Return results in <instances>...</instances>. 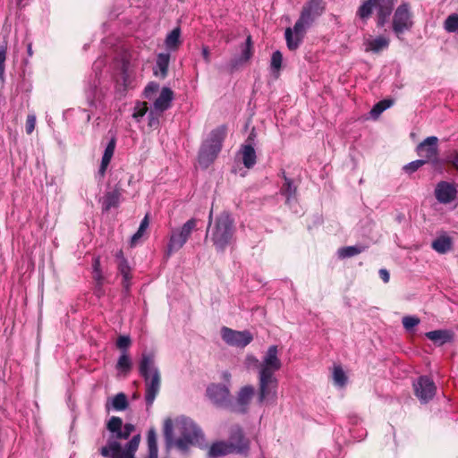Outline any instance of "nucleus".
Here are the masks:
<instances>
[{"instance_id": "nucleus-1", "label": "nucleus", "mask_w": 458, "mask_h": 458, "mask_svg": "<svg viewBox=\"0 0 458 458\" xmlns=\"http://www.w3.org/2000/svg\"><path fill=\"white\" fill-rule=\"evenodd\" d=\"M282 368L277 345H270L263 355V363L258 377L257 402L259 405H276L278 399V379L276 372Z\"/></svg>"}, {"instance_id": "nucleus-2", "label": "nucleus", "mask_w": 458, "mask_h": 458, "mask_svg": "<svg viewBox=\"0 0 458 458\" xmlns=\"http://www.w3.org/2000/svg\"><path fill=\"white\" fill-rule=\"evenodd\" d=\"M106 428L111 433V436L106 445L101 447V455L106 458H135L134 454L139 447L140 435L133 436L124 449L122 448L118 441L119 439H127L134 431L135 427L131 423L123 425L121 418L113 416L108 420Z\"/></svg>"}, {"instance_id": "nucleus-3", "label": "nucleus", "mask_w": 458, "mask_h": 458, "mask_svg": "<svg viewBox=\"0 0 458 458\" xmlns=\"http://www.w3.org/2000/svg\"><path fill=\"white\" fill-rule=\"evenodd\" d=\"M163 431L167 447L174 445L183 453L187 452L190 446L199 444L204 438L200 428L191 419L185 417H179L174 420H165Z\"/></svg>"}, {"instance_id": "nucleus-4", "label": "nucleus", "mask_w": 458, "mask_h": 458, "mask_svg": "<svg viewBox=\"0 0 458 458\" xmlns=\"http://www.w3.org/2000/svg\"><path fill=\"white\" fill-rule=\"evenodd\" d=\"M323 12L322 0H310L304 4L293 28H287L284 32L286 45L290 50H295L300 47L307 30Z\"/></svg>"}, {"instance_id": "nucleus-5", "label": "nucleus", "mask_w": 458, "mask_h": 458, "mask_svg": "<svg viewBox=\"0 0 458 458\" xmlns=\"http://www.w3.org/2000/svg\"><path fill=\"white\" fill-rule=\"evenodd\" d=\"M140 373L146 385L145 399L148 406H151L160 390L161 377L155 364L154 355L143 353L140 364Z\"/></svg>"}, {"instance_id": "nucleus-6", "label": "nucleus", "mask_w": 458, "mask_h": 458, "mask_svg": "<svg viewBox=\"0 0 458 458\" xmlns=\"http://www.w3.org/2000/svg\"><path fill=\"white\" fill-rule=\"evenodd\" d=\"M210 238L216 250H224L230 244L233 233V221L227 212L221 213L215 220L210 230Z\"/></svg>"}, {"instance_id": "nucleus-7", "label": "nucleus", "mask_w": 458, "mask_h": 458, "mask_svg": "<svg viewBox=\"0 0 458 458\" xmlns=\"http://www.w3.org/2000/svg\"><path fill=\"white\" fill-rule=\"evenodd\" d=\"M395 2L396 0H367L359 7L357 15L362 21H367L376 12L377 24L383 27L387 22Z\"/></svg>"}, {"instance_id": "nucleus-8", "label": "nucleus", "mask_w": 458, "mask_h": 458, "mask_svg": "<svg viewBox=\"0 0 458 458\" xmlns=\"http://www.w3.org/2000/svg\"><path fill=\"white\" fill-rule=\"evenodd\" d=\"M225 134L226 128L225 126L217 127L210 132L199 150V162L200 165L207 166L216 158L221 150Z\"/></svg>"}, {"instance_id": "nucleus-9", "label": "nucleus", "mask_w": 458, "mask_h": 458, "mask_svg": "<svg viewBox=\"0 0 458 458\" xmlns=\"http://www.w3.org/2000/svg\"><path fill=\"white\" fill-rule=\"evenodd\" d=\"M239 439V443L218 441L209 448V454L216 457L233 453L242 454L249 450V441L243 436L242 429L236 426L232 429V439Z\"/></svg>"}, {"instance_id": "nucleus-10", "label": "nucleus", "mask_w": 458, "mask_h": 458, "mask_svg": "<svg viewBox=\"0 0 458 458\" xmlns=\"http://www.w3.org/2000/svg\"><path fill=\"white\" fill-rule=\"evenodd\" d=\"M197 227V220L191 218L186 221L182 226L175 227L171 230L169 241L166 247V252L171 255L181 250L188 242L192 232Z\"/></svg>"}, {"instance_id": "nucleus-11", "label": "nucleus", "mask_w": 458, "mask_h": 458, "mask_svg": "<svg viewBox=\"0 0 458 458\" xmlns=\"http://www.w3.org/2000/svg\"><path fill=\"white\" fill-rule=\"evenodd\" d=\"M221 337L226 344L237 348H244L253 340V335L250 331H237L227 327L221 328Z\"/></svg>"}, {"instance_id": "nucleus-12", "label": "nucleus", "mask_w": 458, "mask_h": 458, "mask_svg": "<svg viewBox=\"0 0 458 458\" xmlns=\"http://www.w3.org/2000/svg\"><path fill=\"white\" fill-rule=\"evenodd\" d=\"M412 26L411 13L408 4L397 7L393 17V30L399 38Z\"/></svg>"}, {"instance_id": "nucleus-13", "label": "nucleus", "mask_w": 458, "mask_h": 458, "mask_svg": "<svg viewBox=\"0 0 458 458\" xmlns=\"http://www.w3.org/2000/svg\"><path fill=\"white\" fill-rule=\"evenodd\" d=\"M417 154L428 162L437 163L438 156V139L436 136L426 138L416 148Z\"/></svg>"}, {"instance_id": "nucleus-14", "label": "nucleus", "mask_w": 458, "mask_h": 458, "mask_svg": "<svg viewBox=\"0 0 458 458\" xmlns=\"http://www.w3.org/2000/svg\"><path fill=\"white\" fill-rule=\"evenodd\" d=\"M416 396L421 403H428L436 394V385L432 379L423 376L413 383Z\"/></svg>"}, {"instance_id": "nucleus-15", "label": "nucleus", "mask_w": 458, "mask_h": 458, "mask_svg": "<svg viewBox=\"0 0 458 458\" xmlns=\"http://www.w3.org/2000/svg\"><path fill=\"white\" fill-rule=\"evenodd\" d=\"M207 395L218 406H225L230 403V390L225 385L211 384L207 388Z\"/></svg>"}, {"instance_id": "nucleus-16", "label": "nucleus", "mask_w": 458, "mask_h": 458, "mask_svg": "<svg viewBox=\"0 0 458 458\" xmlns=\"http://www.w3.org/2000/svg\"><path fill=\"white\" fill-rule=\"evenodd\" d=\"M457 196L456 186L445 181L439 182L435 188V197L441 204H449L455 200Z\"/></svg>"}, {"instance_id": "nucleus-17", "label": "nucleus", "mask_w": 458, "mask_h": 458, "mask_svg": "<svg viewBox=\"0 0 458 458\" xmlns=\"http://www.w3.org/2000/svg\"><path fill=\"white\" fill-rule=\"evenodd\" d=\"M254 394L255 388L253 386L246 385L241 387L237 393L234 410L241 413L247 412Z\"/></svg>"}, {"instance_id": "nucleus-18", "label": "nucleus", "mask_w": 458, "mask_h": 458, "mask_svg": "<svg viewBox=\"0 0 458 458\" xmlns=\"http://www.w3.org/2000/svg\"><path fill=\"white\" fill-rule=\"evenodd\" d=\"M173 99V90L168 87L162 88L159 96L154 101L153 109L150 111V115L157 114L159 116L171 106Z\"/></svg>"}, {"instance_id": "nucleus-19", "label": "nucleus", "mask_w": 458, "mask_h": 458, "mask_svg": "<svg viewBox=\"0 0 458 458\" xmlns=\"http://www.w3.org/2000/svg\"><path fill=\"white\" fill-rule=\"evenodd\" d=\"M98 84V80L96 79L86 89L87 102L92 107L99 106L106 95L105 90L99 88Z\"/></svg>"}, {"instance_id": "nucleus-20", "label": "nucleus", "mask_w": 458, "mask_h": 458, "mask_svg": "<svg viewBox=\"0 0 458 458\" xmlns=\"http://www.w3.org/2000/svg\"><path fill=\"white\" fill-rule=\"evenodd\" d=\"M364 50L366 52L379 53L389 46V38L385 36L367 38L364 40Z\"/></svg>"}, {"instance_id": "nucleus-21", "label": "nucleus", "mask_w": 458, "mask_h": 458, "mask_svg": "<svg viewBox=\"0 0 458 458\" xmlns=\"http://www.w3.org/2000/svg\"><path fill=\"white\" fill-rule=\"evenodd\" d=\"M240 155L246 168L250 169L254 166L257 156L255 148L250 143H245L241 147Z\"/></svg>"}, {"instance_id": "nucleus-22", "label": "nucleus", "mask_w": 458, "mask_h": 458, "mask_svg": "<svg viewBox=\"0 0 458 458\" xmlns=\"http://www.w3.org/2000/svg\"><path fill=\"white\" fill-rule=\"evenodd\" d=\"M170 62V55L167 53H160L157 55L154 74L162 79L165 78L168 72Z\"/></svg>"}, {"instance_id": "nucleus-23", "label": "nucleus", "mask_w": 458, "mask_h": 458, "mask_svg": "<svg viewBox=\"0 0 458 458\" xmlns=\"http://www.w3.org/2000/svg\"><path fill=\"white\" fill-rule=\"evenodd\" d=\"M128 404L129 403L126 395L123 393H119L107 400L106 403V409L108 411L111 409L117 411H122L127 409Z\"/></svg>"}, {"instance_id": "nucleus-24", "label": "nucleus", "mask_w": 458, "mask_h": 458, "mask_svg": "<svg viewBox=\"0 0 458 458\" xmlns=\"http://www.w3.org/2000/svg\"><path fill=\"white\" fill-rule=\"evenodd\" d=\"M114 148H115V140L112 139L109 141V143L107 144V146L104 151V155L102 157L101 165H100L99 171H98V173L101 176H104V174L106 173V170L112 159V157L114 156Z\"/></svg>"}, {"instance_id": "nucleus-25", "label": "nucleus", "mask_w": 458, "mask_h": 458, "mask_svg": "<svg viewBox=\"0 0 458 458\" xmlns=\"http://www.w3.org/2000/svg\"><path fill=\"white\" fill-rule=\"evenodd\" d=\"M165 47L170 51H175L181 45V30L174 28L170 31L165 39Z\"/></svg>"}, {"instance_id": "nucleus-26", "label": "nucleus", "mask_w": 458, "mask_h": 458, "mask_svg": "<svg viewBox=\"0 0 458 458\" xmlns=\"http://www.w3.org/2000/svg\"><path fill=\"white\" fill-rule=\"evenodd\" d=\"M123 90L133 89L138 83V80L131 70L127 65H123L121 76Z\"/></svg>"}, {"instance_id": "nucleus-27", "label": "nucleus", "mask_w": 458, "mask_h": 458, "mask_svg": "<svg viewBox=\"0 0 458 458\" xmlns=\"http://www.w3.org/2000/svg\"><path fill=\"white\" fill-rule=\"evenodd\" d=\"M432 248L438 253H446L452 248V240L446 234H443L433 241Z\"/></svg>"}, {"instance_id": "nucleus-28", "label": "nucleus", "mask_w": 458, "mask_h": 458, "mask_svg": "<svg viewBox=\"0 0 458 458\" xmlns=\"http://www.w3.org/2000/svg\"><path fill=\"white\" fill-rule=\"evenodd\" d=\"M426 336L429 340H431L432 342H434L435 344H437L439 345L445 344L451 338L450 334L448 333V331H445V330L429 331V332L426 333Z\"/></svg>"}, {"instance_id": "nucleus-29", "label": "nucleus", "mask_w": 458, "mask_h": 458, "mask_svg": "<svg viewBox=\"0 0 458 458\" xmlns=\"http://www.w3.org/2000/svg\"><path fill=\"white\" fill-rule=\"evenodd\" d=\"M120 200V193L117 191H113L107 192L103 199V208L105 210H109L112 208H116L119 204Z\"/></svg>"}, {"instance_id": "nucleus-30", "label": "nucleus", "mask_w": 458, "mask_h": 458, "mask_svg": "<svg viewBox=\"0 0 458 458\" xmlns=\"http://www.w3.org/2000/svg\"><path fill=\"white\" fill-rule=\"evenodd\" d=\"M365 250V247L361 245L347 246L338 249L337 255L340 259H347L354 257Z\"/></svg>"}, {"instance_id": "nucleus-31", "label": "nucleus", "mask_w": 458, "mask_h": 458, "mask_svg": "<svg viewBox=\"0 0 458 458\" xmlns=\"http://www.w3.org/2000/svg\"><path fill=\"white\" fill-rule=\"evenodd\" d=\"M284 180L285 182L281 188V192L286 198V203L291 205L292 201L295 200L296 187L290 179L285 177Z\"/></svg>"}, {"instance_id": "nucleus-32", "label": "nucleus", "mask_w": 458, "mask_h": 458, "mask_svg": "<svg viewBox=\"0 0 458 458\" xmlns=\"http://www.w3.org/2000/svg\"><path fill=\"white\" fill-rule=\"evenodd\" d=\"M148 455L147 458H157V434L154 428L148 432Z\"/></svg>"}, {"instance_id": "nucleus-33", "label": "nucleus", "mask_w": 458, "mask_h": 458, "mask_svg": "<svg viewBox=\"0 0 458 458\" xmlns=\"http://www.w3.org/2000/svg\"><path fill=\"white\" fill-rule=\"evenodd\" d=\"M262 363H263V358L261 359V360H259V359L251 353L247 354L243 360V365L246 368V369H248V370H251V369H257L258 377L259 376L260 367H261Z\"/></svg>"}, {"instance_id": "nucleus-34", "label": "nucleus", "mask_w": 458, "mask_h": 458, "mask_svg": "<svg viewBox=\"0 0 458 458\" xmlns=\"http://www.w3.org/2000/svg\"><path fill=\"white\" fill-rule=\"evenodd\" d=\"M334 384L339 387H343L347 383V377L341 366H334L333 369Z\"/></svg>"}, {"instance_id": "nucleus-35", "label": "nucleus", "mask_w": 458, "mask_h": 458, "mask_svg": "<svg viewBox=\"0 0 458 458\" xmlns=\"http://www.w3.org/2000/svg\"><path fill=\"white\" fill-rule=\"evenodd\" d=\"M444 29L449 33L458 34V13H452L444 21Z\"/></svg>"}, {"instance_id": "nucleus-36", "label": "nucleus", "mask_w": 458, "mask_h": 458, "mask_svg": "<svg viewBox=\"0 0 458 458\" xmlns=\"http://www.w3.org/2000/svg\"><path fill=\"white\" fill-rule=\"evenodd\" d=\"M393 105L392 100L384 99L377 103L370 110V115L373 118H377L385 110Z\"/></svg>"}, {"instance_id": "nucleus-37", "label": "nucleus", "mask_w": 458, "mask_h": 458, "mask_svg": "<svg viewBox=\"0 0 458 458\" xmlns=\"http://www.w3.org/2000/svg\"><path fill=\"white\" fill-rule=\"evenodd\" d=\"M283 55L280 51H275L271 56L270 68L272 72L278 77L279 71L282 67Z\"/></svg>"}, {"instance_id": "nucleus-38", "label": "nucleus", "mask_w": 458, "mask_h": 458, "mask_svg": "<svg viewBox=\"0 0 458 458\" xmlns=\"http://www.w3.org/2000/svg\"><path fill=\"white\" fill-rule=\"evenodd\" d=\"M131 367V360L127 353V352H123L121 356L118 359L116 369L121 371L127 372L130 370Z\"/></svg>"}, {"instance_id": "nucleus-39", "label": "nucleus", "mask_w": 458, "mask_h": 458, "mask_svg": "<svg viewBox=\"0 0 458 458\" xmlns=\"http://www.w3.org/2000/svg\"><path fill=\"white\" fill-rule=\"evenodd\" d=\"M252 56V43H251V37L248 36L246 38L245 46L242 51V55L240 57V62H247L250 59Z\"/></svg>"}, {"instance_id": "nucleus-40", "label": "nucleus", "mask_w": 458, "mask_h": 458, "mask_svg": "<svg viewBox=\"0 0 458 458\" xmlns=\"http://www.w3.org/2000/svg\"><path fill=\"white\" fill-rule=\"evenodd\" d=\"M148 112V106L146 102H138L134 106L132 117L138 122Z\"/></svg>"}, {"instance_id": "nucleus-41", "label": "nucleus", "mask_w": 458, "mask_h": 458, "mask_svg": "<svg viewBox=\"0 0 458 458\" xmlns=\"http://www.w3.org/2000/svg\"><path fill=\"white\" fill-rule=\"evenodd\" d=\"M420 322V318L415 316H405L403 318V326L409 332L417 327Z\"/></svg>"}, {"instance_id": "nucleus-42", "label": "nucleus", "mask_w": 458, "mask_h": 458, "mask_svg": "<svg viewBox=\"0 0 458 458\" xmlns=\"http://www.w3.org/2000/svg\"><path fill=\"white\" fill-rule=\"evenodd\" d=\"M426 163H427V160L418 159V160L410 162L409 164L405 165L403 166V170L406 173L412 174L415 171H417L419 168H420Z\"/></svg>"}, {"instance_id": "nucleus-43", "label": "nucleus", "mask_w": 458, "mask_h": 458, "mask_svg": "<svg viewBox=\"0 0 458 458\" xmlns=\"http://www.w3.org/2000/svg\"><path fill=\"white\" fill-rule=\"evenodd\" d=\"M131 344V338L128 335H120L116 341V346L123 352H127V349Z\"/></svg>"}, {"instance_id": "nucleus-44", "label": "nucleus", "mask_w": 458, "mask_h": 458, "mask_svg": "<svg viewBox=\"0 0 458 458\" xmlns=\"http://www.w3.org/2000/svg\"><path fill=\"white\" fill-rule=\"evenodd\" d=\"M159 89V85L157 82H149L145 89H144V96L145 98L151 99L153 94H155Z\"/></svg>"}, {"instance_id": "nucleus-45", "label": "nucleus", "mask_w": 458, "mask_h": 458, "mask_svg": "<svg viewBox=\"0 0 458 458\" xmlns=\"http://www.w3.org/2000/svg\"><path fill=\"white\" fill-rule=\"evenodd\" d=\"M118 268H119L121 274L123 276L124 279L128 280L130 267H129L125 259H122V260H120V262L118 263Z\"/></svg>"}, {"instance_id": "nucleus-46", "label": "nucleus", "mask_w": 458, "mask_h": 458, "mask_svg": "<svg viewBox=\"0 0 458 458\" xmlns=\"http://www.w3.org/2000/svg\"><path fill=\"white\" fill-rule=\"evenodd\" d=\"M6 59V47H0V78L3 79L4 74V62Z\"/></svg>"}, {"instance_id": "nucleus-47", "label": "nucleus", "mask_w": 458, "mask_h": 458, "mask_svg": "<svg viewBox=\"0 0 458 458\" xmlns=\"http://www.w3.org/2000/svg\"><path fill=\"white\" fill-rule=\"evenodd\" d=\"M36 126V116L34 114H29L26 121V132L28 134L32 133Z\"/></svg>"}, {"instance_id": "nucleus-48", "label": "nucleus", "mask_w": 458, "mask_h": 458, "mask_svg": "<svg viewBox=\"0 0 458 458\" xmlns=\"http://www.w3.org/2000/svg\"><path fill=\"white\" fill-rule=\"evenodd\" d=\"M145 232L140 231V229H138V231L131 236V246H134L138 243L139 240L143 236Z\"/></svg>"}, {"instance_id": "nucleus-49", "label": "nucleus", "mask_w": 458, "mask_h": 458, "mask_svg": "<svg viewBox=\"0 0 458 458\" xmlns=\"http://www.w3.org/2000/svg\"><path fill=\"white\" fill-rule=\"evenodd\" d=\"M99 267H100L99 259L97 258L94 260L93 268H94V272L96 274V277H97L98 280H99L100 277H101Z\"/></svg>"}, {"instance_id": "nucleus-50", "label": "nucleus", "mask_w": 458, "mask_h": 458, "mask_svg": "<svg viewBox=\"0 0 458 458\" xmlns=\"http://www.w3.org/2000/svg\"><path fill=\"white\" fill-rule=\"evenodd\" d=\"M379 276L381 277V279L385 282V283H388L389 282V279H390V276H389V273L386 269H380L379 270Z\"/></svg>"}, {"instance_id": "nucleus-51", "label": "nucleus", "mask_w": 458, "mask_h": 458, "mask_svg": "<svg viewBox=\"0 0 458 458\" xmlns=\"http://www.w3.org/2000/svg\"><path fill=\"white\" fill-rule=\"evenodd\" d=\"M148 227V215H146L145 217L141 220L139 229H140V231L146 232Z\"/></svg>"}, {"instance_id": "nucleus-52", "label": "nucleus", "mask_w": 458, "mask_h": 458, "mask_svg": "<svg viewBox=\"0 0 458 458\" xmlns=\"http://www.w3.org/2000/svg\"><path fill=\"white\" fill-rule=\"evenodd\" d=\"M148 227V215H146L145 217L141 220L139 229H140V231L146 232Z\"/></svg>"}, {"instance_id": "nucleus-53", "label": "nucleus", "mask_w": 458, "mask_h": 458, "mask_svg": "<svg viewBox=\"0 0 458 458\" xmlns=\"http://www.w3.org/2000/svg\"><path fill=\"white\" fill-rule=\"evenodd\" d=\"M449 162L458 170V151L454 152L450 157Z\"/></svg>"}, {"instance_id": "nucleus-54", "label": "nucleus", "mask_w": 458, "mask_h": 458, "mask_svg": "<svg viewBox=\"0 0 458 458\" xmlns=\"http://www.w3.org/2000/svg\"><path fill=\"white\" fill-rule=\"evenodd\" d=\"M202 56L206 63L210 62V54H209V50L207 47H202Z\"/></svg>"}, {"instance_id": "nucleus-55", "label": "nucleus", "mask_w": 458, "mask_h": 458, "mask_svg": "<svg viewBox=\"0 0 458 458\" xmlns=\"http://www.w3.org/2000/svg\"><path fill=\"white\" fill-rule=\"evenodd\" d=\"M156 114H154L153 115H148L149 116V121H148V125L150 127H154V126H157L158 124V118L157 117H155ZM157 115H158L157 114Z\"/></svg>"}, {"instance_id": "nucleus-56", "label": "nucleus", "mask_w": 458, "mask_h": 458, "mask_svg": "<svg viewBox=\"0 0 458 458\" xmlns=\"http://www.w3.org/2000/svg\"><path fill=\"white\" fill-rule=\"evenodd\" d=\"M255 137H256V134H255L254 131H252L250 132V134L249 135L246 143H250L252 145V143L255 140Z\"/></svg>"}, {"instance_id": "nucleus-57", "label": "nucleus", "mask_w": 458, "mask_h": 458, "mask_svg": "<svg viewBox=\"0 0 458 458\" xmlns=\"http://www.w3.org/2000/svg\"><path fill=\"white\" fill-rule=\"evenodd\" d=\"M230 378H231V374H230L228 371H225V372H223V379H224L225 381L229 382V381H230Z\"/></svg>"}, {"instance_id": "nucleus-58", "label": "nucleus", "mask_w": 458, "mask_h": 458, "mask_svg": "<svg viewBox=\"0 0 458 458\" xmlns=\"http://www.w3.org/2000/svg\"><path fill=\"white\" fill-rule=\"evenodd\" d=\"M116 258L118 259V262H120V260H122V259H124L123 255V251L122 250H119L117 253H116Z\"/></svg>"}, {"instance_id": "nucleus-59", "label": "nucleus", "mask_w": 458, "mask_h": 458, "mask_svg": "<svg viewBox=\"0 0 458 458\" xmlns=\"http://www.w3.org/2000/svg\"><path fill=\"white\" fill-rule=\"evenodd\" d=\"M28 3V0H18L19 5H26Z\"/></svg>"}, {"instance_id": "nucleus-60", "label": "nucleus", "mask_w": 458, "mask_h": 458, "mask_svg": "<svg viewBox=\"0 0 458 458\" xmlns=\"http://www.w3.org/2000/svg\"><path fill=\"white\" fill-rule=\"evenodd\" d=\"M228 442H234V443H239V439H232V434L230 435V439Z\"/></svg>"}, {"instance_id": "nucleus-61", "label": "nucleus", "mask_w": 458, "mask_h": 458, "mask_svg": "<svg viewBox=\"0 0 458 458\" xmlns=\"http://www.w3.org/2000/svg\"><path fill=\"white\" fill-rule=\"evenodd\" d=\"M211 218H212V211L209 214V222L211 221Z\"/></svg>"}]
</instances>
